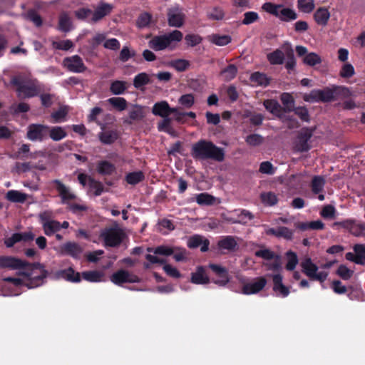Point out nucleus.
Segmentation results:
<instances>
[{"mask_svg":"<svg viewBox=\"0 0 365 365\" xmlns=\"http://www.w3.org/2000/svg\"><path fill=\"white\" fill-rule=\"evenodd\" d=\"M354 251L356 255L357 264H365V245L356 244L354 246Z\"/></svg>","mask_w":365,"mask_h":365,"instance_id":"obj_55","label":"nucleus"},{"mask_svg":"<svg viewBox=\"0 0 365 365\" xmlns=\"http://www.w3.org/2000/svg\"><path fill=\"white\" fill-rule=\"evenodd\" d=\"M11 83L16 87L17 95L21 98L36 96L41 91L38 82L25 75L14 76Z\"/></svg>","mask_w":365,"mask_h":365,"instance_id":"obj_3","label":"nucleus"},{"mask_svg":"<svg viewBox=\"0 0 365 365\" xmlns=\"http://www.w3.org/2000/svg\"><path fill=\"white\" fill-rule=\"evenodd\" d=\"M325 185V179L319 175L314 176L312 180V190L314 193L321 192Z\"/></svg>","mask_w":365,"mask_h":365,"instance_id":"obj_46","label":"nucleus"},{"mask_svg":"<svg viewBox=\"0 0 365 365\" xmlns=\"http://www.w3.org/2000/svg\"><path fill=\"white\" fill-rule=\"evenodd\" d=\"M48 135L53 141H59L67 136L64 128L61 126L48 127Z\"/></svg>","mask_w":365,"mask_h":365,"instance_id":"obj_29","label":"nucleus"},{"mask_svg":"<svg viewBox=\"0 0 365 365\" xmlns=\"http://www.w3.org/2000/svg\"><path fill=\"white\" fill-rule=\"evenodd\" d=\"M185 14L179 7H173L168 10V21L170 26L180 28L184 24Z\"/></svg>","mask_w":365,"mask_h":365,"instance_id":"obj_15","label":"nucleus"},{"mask_svg":"<svg viewBox=\"0 0 365 365\" xmlns=\"http://www.w3.org/2000/svg\"><path fill=\"white\" fill-rule=\"evenodd\" d=\"M6 199L13 202L23 203L27 198V195L19 190H11L7 192Z\"/></svg>","mask_w":365,"mask_h":365,"instance_id":"obj_39","label":"nucleus"},{"mask_svg":"<svg viewBox=\"0 0 365 365\" xmlns=\"http://www.w3.org/2000/svg\"><path fill=\"white\" fill-rule=\"evenodd\" d=\"M273 290L276 294L281 297H286L289 294V289L283 282V277L280 274L272 275Z\"/></svg>","mask_w":365,"mask_h":365,"instance_id":"obj_20","label":"nucleus"},{"mask_svg":"<svg viewBox=\"0 0 365 365\" xmlns=\"http://www.w3.org/2000/svg\"><path fill=\"white\" fill-rule=\"evenodd\" d=\"M237 73V68L235 65L230 64L221 71V75L225 81H228L233 79L236 76Z\"/></svg>","mask_w":365,"mask_h":365,"instance_id":"obj_56","label":"nucleus"},{"mask_svg":"<svg viewBox=\"0 0 365 365\" xmlns=\"http://www.w3.org/2000/svg\"><path fill=\"white\" fill-rule=\"evenodd\" d=\"M24 265V262L19 259L8 256L0 257V267L1 268L15 269L23 267Z\"/></svg>","mask_w":365,"mask_h":365,"instance_id":"obj_23","label":"nucleus"},{"mask_svg":"<svg viewBox=\"0 0 365 365\" xmlns=\"http://www.w3.org/2000/svg\"><path fill=\"white\" fill-rule=\"evenodd\" d=\"M330 17V13L327 8H319L314 14V18L319 25L325 26L327 24Z\"/></svg>","mask_w":365,"mask_h":365,"instance_id":"obj_28","label":"nucleus"},{"mask_svg":"<svg viewBox=\"0 0 365 365\" xmlns=\"http://www.w3.org/2000/svg\"><path fill=\"white\" fill-rule=\"evenodd\" d=\"M145 115L143 108L140 106L135 105L129 111V117L133 120H139L144 118Z\"/></svg>","mask_w":365,"mask_h":365,"instance_id":"obj_60","label":"nucleus"},{"mask_svg":"<svg viewBox=\"0 0 365 365\" xmlns=\"http://www.w3.org/2000/svg\"><path fill=\"white\" fill-rule=\"evenodd\" d=\"M69 112L68 106H61L56 111L51 113L52 123H58L66 121V116Z\"/></svg>","mask_w":365,"mask_h":365,"instance_id":"obj_32","label":"nucleus"},{"mask_svg":"<svg viewBox=\"0 0 365 365\" xmlns=\"http://www.w3.org/2000/svg\"><path fill=\"white\" fill-rule=\"evenodd\" d=\"M191 155L197 160L211 159L222 162L225 159V151L223 148L216 146L211 141L200 140L192 145Z\"/></svg>","mask_w":365,"mask_h":365,"instance_id":"obj_2","label":"nucleus"},{"mask_svg":"<svg viewBox=\"0 0 365 365\" xmlns=\"http://www.w3.org/2000/svg\"><path fill=\"white\" fill-rule=\"evenodd\" d=\"M107 101L118 111L125 110L127 108V101L122 97H112Z\"/></svg>","mask_w":365,"mask_h":365,"instance_id":"obj_43","label":"nucleus"},{"mask_svg":"<svg viewBox=\"0 0 365 365\" xmlns=\"http://www.w3.org/2000/svg\"><path fill=\"white\" fill-rule=\"evenodd\" d=\"M170 66L179 72L187 70L190 66V62L185 59H175L170 62Z\"/></svg>","mask_w":365,"mask_h":365,"instance_id":"obj_53","label":"nucleus"},{"mask_svg":"<svg viewBox=\"0 0 365 365\" xmlns=\"http://www.w3.org/2000/svg\"><path fill=\"white\" fill-rule=\"evenodd\" d=\"M265 233L268 235H273L279 238L282 237L287 240H292L294 236V231L286 227L267 228Z\"/></svg>","mask_w":365,"mask_h":365,"instance_id":"obj_21","label":"nucleus"},{"mask_svg":"<svg viewBox=\"0 0 365 365\" xmlns=\"http://www.w3.org/2000/svg\"><path fill=\"white\" fill-rule=\"evenodd\" d=\"M128 88V84L126 81L115 80L110 83V91L112 94L118 96L124 93Z\"/></svg>","mask_w":365,"mask_h":365,"instance_id":"obj_31","label":"nucleus"},{"mask_svg":"<svg viewBox=\"0 0 365 365\" xmlns=\"http://www.w3.org/2000/svg\"><path fill=\"white\" fill-rule=\"evenodd\" d=\"M125 179L128 184L135 185L144 179V175L141 171L130 173L126 175Z\"/></svg>","mask_w":365,"mask_h":365,"instance_id":"obj_61","label":"nucleus"},{"mask_svg":"<svg viewBox=\"0 0 365 365\" xmlns=\"http://www.w3.org/2000/svg\"><path fill=\"white\" fill-rule=\"evenodd\" d=\"M267 282V279L264 277L254 278L244 284L242 293L247 295L257 294L264 288Z\"/></svg>","mask_w":365,"mask_h":365,"instance_id":"obj_11","label":"nucleus"},{"mask_svg":"<svg viewBox=\"0 0 365 365\" xmlns=\"http://www.w3.org/2000/svg\"><path fill=\"white\" fill-rule=\"evenodd\" d=\"M52 183L56 185V189L63 203L68 202L71 200H74L76 198V195L71 191V190L60 180H54L52 181Z\"/></svg>","mask_w":365,"mask_h":365,"instance_id":"obj_19","label":"nucleus"},{"mask_svg":"<svg viewBox=\"0 0 365 365\" xmlns=\"http://www.w3.org/2000/svg\"><path fill=\"white\" fill-rule=\"evenodd\" d=\"M43 229L45 235L51 236L61 230L60 222L53 220L43 225Z\"/></svg>","mask_w":365,"mask_h":365,"instance_id":"obj_47","label":"nucleus"},{"mask_svg":"<svg viewBox=\"0 0 365 365\" xmlns=\"http://www.w3.org/2000/svg\"><path fill=\"white\" fill-rule=\"evenodd\" d=\"M82 278L90 282H100L103 281L104 274L100 271H86L81 274Z\"/></svg>","mask_w":365,"mask_h":365,"instance_id":"obj_33","label":"nucleus"},{"mask_svg":"<svg viewBox=\"0 0 365 365\" xmlns=\"http://www.w3.org/2000/svg\"><path fill=\"white\" fill-rule=\"evenodd\" d=\"M195 200L196 202L201 206H210L215 205L216 202H220V200L215 197L207 192L195 195Z\"/></svg>","mask_w":365,"mask_h":365,"instance_id":"obj_24","label":"nucleus"},{"mask_svg":"<svg viewBox=\"0 0 365 365\" xmlns=\"http://www.w3.org/2000/svg\"><path fill=\"white\" fill-rule=\"evenodd\" d=\"M96 170L101 175H110L115 170V167L107 160H101L97 163Z\"/></svg>","mask_w":365,"mask_h":365,"instance_id":"obj_30","label":"nucleus"},{"mask_svg":"<svg viewBox=\"0 0 365 365\" xmlns=\"http://www.w3.org/2000/svg\"><path fill=\"white\" fill-rule=\"evenodd\" d=\"M267 59L272 65H281L284 63V54L281 50L276 49L267 54Z\"/></svg>","mask_w":365,"mask_h":365,"instance_id":"obj_40","label":"nucleus"},{"mask_svg":"<svg viewBox=\"0 0 365 365\" xmlns=\"http://www.w3.org/2000/svg\"><path fill=\"white\" fill-rule=\"evenodd\" d=\"M297 7L302 12L309 14L314 9V0H298Z\"/></svg>","mask_w":365,"mask_h":365,"instance_id":"obj_45","label":"nucleus"},{"mask_svg":"<svg viewBox=\"0 0 365 365\" xmlns=\"http://www.w3.org/2000/svg\"><path fill=\"white\" fill-rule=\"evenodd\" d=\"M284 47H286L287 49V56L288 57V59L286 62L285 67L288 70H292L295 67L296 65V61L294 57V51L292 48L291 44L289 43H287L284 45Z\"/></svg>","mask_w":365,"mask_h":365,"instance_id":"obj_49","label":"nucleus"},{"mask_svg":"<svg viewBox=\"0 0 365 365\" xmlns=\"http://www.w3.org/2000/svg\"><path fill=\"white\" fill-rule=\"evenodd\" d=\"M52 47L55 49L68 51L73 47V43L71 40L53 41Z\"/></svg>","mask_w":365,"mask_h":365,"instance_id":"obj_59","label":"nucleus"},{"mask_svg":"<svg viewBox=\"0 0 365 365\" xmlns=\"http://www.w3.org/2000/svg\"><path fill=\"white\" fill-rule=\"evenodd\" d=\"M238 217L240 218L239 220L235 221V223H240L242 225H246L247 222L252 220L254 219L255 216L254 215L247 210H240V213L237 214Z\"/></svg>","mask_w":365,"mask_h":365,"instance_id":"obj_57","label":"nucleus"},{"mask_svg":"<svg viewBox=\"0 0 365 365\" xmlns=\"http://www.w3.org/2000/svg\"><path fill=\"white\" fill-rule=\"evenodd\" d=\"M218 246L220 249L232 251L235 250L237 243L234 237L226 236L219 241Z\"/></svg>","mask_w":365,"mask_h":365,"instance_id":"obj_38","label":"nucleus"},{"mask_svg":"<svg viewBox=\"0 0 365 365\" xmlns=\"http://www.w3.org/2000/svg\"><path fill=\"white\" fill-rule=\"evenodd\" d=\"M183 34L180 31L174 30L170 33L155 36L148 41V46L154 51L173 50L181 41Z\"/></svg>","mask_w":365,"mask_h":365,"instance_id":"obj_4","label":"nucleus"},{"mask_svg":"<svg viewBox=\"0 0 365 365\" xmlns=\"http://www.w3.org/2000/svg\"><path fill=\"white\" fill-rule=\"evenodd\" d=\"M147 262H145L143 266L145 269H149L151 264H163L166 262V260L160 257L159 255H155L151 252L145 255Z\"/></svg>","mask_w":365,"mask_h":365,"instance_id":"obj_41","label":"nucleus"},{"mask_svg":"<svg viewBox=\"0 0 365 365\" xmlns=\"http://www.w3.org/2000/svg\"><path fill=\"white\" fill-rule=\"evenodd\" d=\"M173 258L176 262H184L187 260V251L180 247H173Z\"/></svg>","mask_w":365,"mask_h":365,"instance_id":"obj_64","label":"nucleus"},{"mask_svg":"<svg viewBox=\"0 0 365 365\" xmlns=\"http://www.w3.org/2000/svg\"><path fill=\"white\" fill-rule=\"evenodd\" d=\"M110 281L116 285H121L123 283L139 282L140 278L127 270L120 269L110 276Z\"/></svg>","mask_w":365,"mask_h":365,"instance_id":"obj_13","label":"nucleus"},{"mask_svg":"<svg viewBox=\"0 0 365 365\" xmlns=\"http://www.w3.org/2000/svg\"><path fill=\"white\" fill-rule=\"evenodd\" d=\"M148 252H151L155 255H159L160 256H170L174 252L173 247H170L167 245H160L156 247H148L147 249Z\"/></svg>","mask_w":365,"mask_h":365,"instance_id":"obj_37","label":"nucleus"},{"mask_svg":"<svg viewBox=\"0 0 365 365\" xmlns=\"http://www.w3.org/2000/svg\"><path fill=\"white\" fill-rule=\"evenodd\" d=\"M303 62L310 66L319 64L322 62L321 57L316 53L312 52L307 53L303 58Z\"/></svg>","mask_w":365,"mask_h":365,"instance_id":"obj_58","label":"nucleus"},{"mask_svg":"<svg viewBox=\"0 0 365 365\" xmlns=\"http://www.w3.org/2000/svg\"><path fill=\"white\" fill-rule=\"evenodd\" d=\"M123 237V231L118 227L105 229L101 233V237L103 240L105 245L108 247L118 246L122 242Z\"/></svg>","mask_w":365,"mask_h":365,"instance_id":"obj_8","label":"nucleus"},{"mask_svg":"<svg viewBox=\"0 0 365 365\" xmlns=\"http://www.w3.org/2000/svg\"><path fill=\"white\" fill-rule=\"evenodd\" d=\"M301 267L302 272L306 274V276L312 280L319 281L322 283L328 277V272L325 271H319L317 265L314 264L309 257L304 259L301 262Z\"/></svg>","mask_w":365,"mask_h":365,"instance_id":"obj_6","label":"nucleus"},{"mask_svg":"<svg viewBox=\"0 0 365 365\" xmlns=\"http://www.w3.org/2000/svg\"><path fill=\"white\" fill-rule=\"evenodd\" d=\"M265 108L274 115L281 114L282 108L279 103L275 100H266L264 101Z\"/></svg>","mask_w":365,"mask_h":365,"instance_id":"obj_42","label":"nucleus"},{"mask_svg":"<svg viewBox=\"0 0 365 365\" xmlns=\"http://www.w3.org/2000/svg\"><path fill=\"white\" fill-rule=\"evenodd\" d=\"M98 136L101 142L103 144H111L118 139V134L116 130H105L101 132Z\"/></svg>","mask_w":365,"mask_h":365,"instance_id":"obj_35","label":"nucleus"},{"mask_svg":"<svg viewBox=\"0 0 365 365\" xmlns=\"http://www.w3.org/2000/svg\"><path fill=\"white\" fill-rule=\"evenodd\" d=\"M250 81L256 86L265 87L269 84L270 78L265 73L255 72L251 75Z\"/></svg>","mask_w":365,"mask_h":365,"instance_id":"obj_34","label":"nucleus"},{"mask_svg":"<svg viewBox=\"0 0 365 365\" xmlns=\"http://www.w3.org/2000/svg\"><path fill=\"white\" fill-rule=\"evenodd\" d=\"M335 99L334 86L324 89L313 90L309 94L304 96V100L308 102H330Z\"/></svg>","mask_w":365,"mask_h":365,"instance_id":"obj_7","label":"nucleus"},{"mask_svg":"<svg viewBox=\"0 0 365 365\" xmlns=\"http://www.w3.org/2000/svg\"><path fill=\"white\" fill-rule=\"evenodd\" d=\"M286 257L287 260L286 269L289 271L294 270L299 262L297 254L292 251H288L286 253Z\"/></svg>","mask_w":365,"mask_h":365,"instance_id":"obj_50","label":"nucleus"},{"mask_svg":"<svg viewBox=\"0 0 365 365\" xmlns=\"http://www.w3.org/2000/svg\"><path fill=\"white\" fill-rule=\"evenodd\" d=\"M150 82V78L146 73H140L133 78V86L135 88H140Z\"/></svg>","mask_w":365,"mask_h":365,"instance_id":"obj_51","label":"nucleus"},{"mask_svg":"<svg viewBox=\"0 0 365 365\" xmlns=\"http://www.w3.org/2000/svg\"><path fill=\"white\" fill-rule=\"evenodd\" d=\"M169 104L165 101H162L155 103L152 108V113L155 115L163 117H168Z\"/></svg>","mask_w":365,"mask_h":365,"instance_id":"obj_27","label":"nucleus"},{"mask_svg":"<svg viewBox=\"0 0 365 365\" xmlns=\"http://www.w3.org/2000/svg\"><path fill=\"white\" fill-rule=\"evenodd\" d=\"M187 245L192 249L200 247L202 252H206L208 250L210 242L202 236L195 235L188 239Z\"/></svg>","mask_w":365,"mask_h":365,"instance_id":"obj_22","label":"nucleus"},{"mask_svg":"<svg viewBox=\"0 0 365 365\" xmlns=\"http://www.w3.org/2000/svg\"><path fill=\"white\" fill-rule=\"evenodd\" d=\"M63 66L73 73H82L86 70L83 59L78 55L66 57L63 61Z\"/></svg>","mask_w":365,"mask_h":365,"instance_id":"obj_14","label":"nucleus"},{"mask_svg":"<svg viewBox=\"0 0 365 365\" xmlns=\"http://www.w3.org/2000/svg\"><path fill=\"white\" fill-rule=\"evenodd\" d=\"M178 103L184 108H190L195 103L194 96L191 93L181 96L178 99Z\"/></svg>","mask_w":365,"mask_h":365,"instance_id":"obj_62","label":"nucleus"},{"mask_svg":"<svg viewBox=\"0 0 365 365\" xmlns=\"http://www.w3.org/2000/svg\"><path fill=\"white\" fill-rule=\"evenodd\" d=\"M89 189L96 196L101 195L104 190L103 185L93 178H89Z\"/></svg>","mask_w":365,"mask_h":365,"instance_id":"obj_54","label":"nucleus"},{"mask_svg":"<svg viewBox=\"0 0 365 365\" xmlns=\"http://www.w3.org/2000/svg\"><path fill=\"white\" fill-rule=\"evenodd\" d=\"M191 282L197 284H207L210 282L209 277L202 267H198L197 270L192 273Z\"/></svg>","mask_w":365,"mask_h":365,"instance_id":"obj_26","label":"nucleus"},{"mask_svg":"<svg viewBox=\"0 0 365 365\" xmlns=\"http://www.w3.org/2000/svg\"><path fill=\"white\" fill-rule=\"evenodd\" d=\"M114 9L112 4L105 1H100L96 6H94L92 18L89 19L90 24H96L101 21L106 16L110 15Z\"/></svg>","mask_w":365,"mask_h":365,"instance_id":"obj_9","label":"nucleus"},{"mask_svg":"<svg viewBox=\"0 0 365 365\" xmlns=\"http://www.w3.org/2000/svg\"><path fill=\"white\" fill-rule=\"evenodd\" d=\"M334 225L341 226L356 237L365 235V224L358 222L355 220L349 219L341 222H336Z\"/></svg>","mask_w":365,"mask_h":365,"instance_id":"obj_10","label":"nucleus"},{"mask_svg":"<svg viewBox=\"0 0 365 365\" xmlns=\"http://www.w3.org/2000/svg\"><path fill=\"white\" fill-rule=\"evenodd\" d=\"M262 9L283 21H291L297 18V14L294 10L284 7L282 4L267 2L262 5Z\"/></svg>","mask_w":365,"mask_h":365,"instance_id":"obj_5","label":"nucleus"},{"mask_svg":"<svg viewBox=\"0 0 365 365\" xmlns=\"http://www.w3.org/2000/svg\"><path fill=\"white\" fill-rule=\"evenodd\" d=\"M224 11L218 7L212 8L207 13V18L211 20L220 21L224 18Z\"/></svg>","mask_w":365,"mask_h":365,"instance_id":"obj_63","label":"nucleus"},{"mask_svg":"<svg viewBox=\"0 0 365 365\" xmlns=\"http://www.w3.org/2000/svg\"><path fill=\"white\" fill-rule=\"evenodd\" d=\"M83 247L76 242H67L59 247V252L78 259L83 252Z\"/></svg>","mask_w":365,"mask_h":365,"instance_id":"obj_17","label":"nucleus"},{"mask_svg":"<svg viewBox=\"0 0 365 365\" xmlns=\"http://www.w3.org/2000/svg\"><path fill=\"white\" fill-rule=\"evenodd\" d=\"M57 277L71 282H79L81 281L80 273L75 272L71 267L58 272Z\"/></svg>","mask_w":365,"mask_h":365,"instance_id":"obj_25","label":"nucleus"},{"mask_svg":"<svg viewBox=\"0 0 365 365\" xmlns=\"http://www.w3.org/2000/svg\"><path fill=\"white\" fill-rule=\"evenodd\" d=\"M72 23L68 14L63 13L59 17L58 26L59 29L62 31H69L71 29Z\"/></svg>","mask_w":365,"mask_h":365,"instance_id":"obj_52","label":"nucleus"},{"mask_svg":"<svg viewBox=\"0 0 365 365\" xmlns=\"http://www.w3.org/2000/svg\"><path fill=\"white\" fill-rule=\"evenodd\" d=\"M48 126L42 124H31L28 127L27 138L31 141H43L47 138Z\"/></svg>","mask_w":365,"mask_h":365,"instance_id":"obj_12","label":"nucleus"},{"mask_svg":"<svg viewBox=\"0 0 365 365\" xmlns=\"http://www.w3.org/2000/svg\"><path fill=\"white\" fill-rule=\"evenodd\" d=\"M311 137V131L307 129L302 130L295 140L294 149L298 152H305L309 150V140Z\"/></svg>","mask_w":365,"mask_h":365,"instance_id":"obj_16","label":"nucleus"},{"mask_svg":"<svg viewBox=\"0 0 365 365\" xmlns=\"http://www.w3.org/2000/svg\"><path fill=\"white\" fill-rule=\"evenodd\" d=\"M93 15V10L89 8L82 7L75 11V16L78 19L86 21L88 23Z\"/></svg>","mask_w":365,"mask_h":365,"instance_id":"obj_48","label":"nucleus"},{"mask_svg":"<svg viewBox=\"0 0 365 365\" xmlns=\"http://www.w3.org/2000/svg\"><path fill=\"white\" fill-rule=\"evenodd\" d=\"M231 37L229 35L212 34L208 36V40L220 46H226L231 42Z\"/></svg>","mask_w":365,"mask_h":365,"instance_id":"obj_36","label":"nucleus"},{"mask_svg":"<svg viewBox=\"0 0 365 365\" xmlns=\"http://www.w3.org/2000/svg\"><path fill=\"white\" fill-rule=\"evenodd\" d=\"M22 278L5 277V282H11L16 287L25 285L29 288L38 287L43 284V279L46 276V272L43 267L39 264L26 267L22 272Z\"/></svg>","mask_w":365,"mask_h":365,"instance_id":"obj_1","label":"nucleus"},{"mask_svg":"<svg viewBox=\"0 0 365 365\" xmlns=\"http://www.w3.org/2000/svg\"><path fill=\"white\" fill-rule=\"evenodd\" d=\"M209 267L213 271L219 279L214 280V282L219 286H225L230 282L227 270L225 267L215 264H210Z\"/></svg>","mask_w":365,"mask_h":365,"instance_id":"obj_18","label":"nucleus"},{"mask_svg":"<svg viewBox=\"0 0 365 365\" xmlns=\"http://www.w3.org/2000/svg\"><path fill=\"white\" fill-rule=\"evenodd\" d=\"M260 198L262 203L267 206H273L278 202L277 195L272 192H262L260 195Z\"/></svg>","mask_w":365,"mask_h":365,"instance_id":"obj_44","label":"nucleus"}]
</instances>
